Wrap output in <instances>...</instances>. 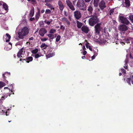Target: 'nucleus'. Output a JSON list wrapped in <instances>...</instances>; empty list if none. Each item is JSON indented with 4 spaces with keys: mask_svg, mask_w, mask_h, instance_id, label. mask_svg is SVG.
Wrapping results in <instances>:
<instances>
[{
    "mask_svg": "<svg viewBox=\"0 0 133 133\" xmlns=\"http://www.w3.org/2000/svg\"><path fill=\"white\" fill-rule=\"evenodd\" d=\"M29 32V29L27 27H23L21 31L19 32L18 33L19 38L21 39H23L24 36L27 35Z\"/></svg>",
    "mask_w": 133,
    "mask_h": 133,
    "instance_id": "1",
    "label": "nucleus"
},
{
    "mask_svg": "<svg viewBox=\"0 0 133 133\" xmlns=\"http://www.w3.org/2000/svg\"><path fill=\"white\" fill-rule=\"evenodd\" d=\"M77 7L80 10L85 11L86 10L85 3L83 0H78L76 5Z\"/></svg>",
    "mask_w": 133,
    "mask_h": 133,
    "instance_id": "2",
    "label": "nucleus"
},
{
    "mask_svg": "<svg viewBox=\"0 0 133 133\" xmlns=\"http://www.w3.org/2000/svg\"><path fill=\"white\" fill-rule=\"evenodd\" d=\"M89 24L91 26H93L99 22V19L97 16H93L89 19Z\"/></svg>",
    "mask_w": 133,
    "mask_h": 133,
    "instance_id": "3",
    "label": "nucleus"
},
{
    "mask_svg": "<svg viewBox=\"0 0 133 133\" xmlns=\"http://www.w3.org/2000/svg\"><path fill=\"white\" fill-rule=\"evenodd\" d=\"M101 23H97L95 26V33L97 35H99L101 32H102L103 28L101 26Z\"/></svg>",
    "mask_w": 133,
    "mask_h": 133,
    "instance_id": "4",
    "label": "nucleus"
},
{
    "mask_svg": "<svg viewBox=\"0 0 133 133\" xmlns=\"http://www.w3.org/2000/svg\"><path fill=\"white\" fill-rule=\"evenodd\" d=\"M119 21L122 23L126 25H128L130 23V22L127 18L123 16H119Z\"/></svg>",
    "mask_w": 133,
    "mask_h": 133,
    "instance_id": "5",
    "label": "nucleus"
},
{
    "mask_svg": "<svg viewBox=\"0 0 133 133\" xmlns=\"http://www.w3.org/2000/svg\"><path fill=\"white\" fill-rule=\"evenodd\" d=\"M4 89H7V91H5V92H4V93H5L6 94V95H4L3 96H2V97L1 100H3L6 98H7V97L8 96V95H9L10 96V95L11 94V93H9L10 92V91H11V92H13L12 91V89L11 90L8 87H5L4 88Z\"/></svg>",
    "mask_w": 133,
    "mask_h": 133,
    "instance_id": "6",
    "label": "nucleus"
},
{
    "mask_svg": "<svg viewBox=\"0 0 133 133\" xmlns=\"http://www.w3.org/2000/svg\"><path fill=\"white\" fill-rule=\"evenodd\" d=\"M81 13L80 11L76 10L74 12V16L76 19H79L81 18Z\"/></svg>",
    "mask_w": 133,
    "mask_h": 133,
    "instance_id": "7",
    "label": "nucleus"
},
{
    "mask_svg": "<svg viewBox=\"0 0 133 133\" xmlns=\"http://www.w3.org/2000/svg\"><path fill=\"white\" fill-rule=\"evenodd\" d=\"M66 4L70 9L72 11L75 10V8L70 0H66Z\"/></svg>",
    "mask_w": 133,
    "mask_h": 133,
    "instance_id": "8",
    "label": "nucleus"
},
{
    "mask_svg": "<svg viewBox=\"0 0 133 133\" xmlns=\"http://www.w3.org/2000/svg\"><path fill=\"white\" fill-rule=\"evenodd\" d=\"M118 30L122 31H125L128 29L127 26L124 24H122L119 26L118 27Z\"/></svg>",
    "mask_w": 133,
    "mask_h": 133,
    "instance_id": "9",
    "label": "nucleus"
},
{
    "mask_svg": "<svg viewBox=\"0 0 133 133\" xmlns=\"http://www.w3.org/2000/svg\"><path fill=\"white\" fill-rule=\"evenodd\" d=\"M47 32L46 30L44 28H42L40 29L39 32V35L42 37L43 36L44 34Z\"/></svg>",
    "mask_w": 133,
    "mask_h": 133,
    "instance_id": "10",
    "label": "nucleus"
},
{
    "mask_svg": "<svg viewBox=\"0 0 133 133\" xmlns=\"http://www.w3.org/2000/svg\"><path fill=\"white\" fill-rule=\"evenodd\" d=\"M33 60V58L32 57L30 56L29 57L26 58L25 59H24L21 58L20 59L19 61H22V62H23V61H25L27 63H29L30 62L32 61Z\"/></svg>",
    "mask_w": 133,
    "mask_h": 133,
    "instance_id": "11",
    "label": "nucleus"
},
{
    "mask_svg": "<svg viewBox=\"0 0 133 133\" xmlns=\"http://www.w3.org/2000/svg\"><path fill=\"white\" fill-rule=\"evenodd\" d=\"M99 6L102 10L106 7L105 2L104 1L102 0L99 3Z\"/></svg>",
    "mask_w": 133,
    "mask_h": 133,
    "instance_id": "12",
    "label": "nucleus"
},
{
    "mask_svg": "<svg viewBox=\"0 0 133 133\" xmlns=\"http://www.w3.org/2000/svg\"><path fill=\"white\" fill-rule=\"evenodd\" d=\"M82 30L85 33L89 32V29L88 27L85 25H84L81 28Z\"/></svg>",
    "mask_w": 133,
    "mask_h": 133,
    "instance_id": "13",
    "label": "nucleus"
},
{
    "mask_svg": "<svg viewBox=\"0 0 133 133\" xmlns=\"http://www.w3.org/2000/svg\"><path fill=\"white\" fill-rule=\"evenodd\" d=\"M58 4L59 6V9L61 11H62L64 8V5L62 4V2L61 0H59L58 1Z\"/></svg>",
    "mask_w": 133,
    "mask_h": 133,
    "instance_id": "14",
    "label": "nucleus"
},
{
    "mask_svg": "<svg viewBox=\"0 0 133 133\" xmlns=\"http://www.w3.org/2000/svg\"><path fill=\"white\" fill-rule=\"evenodd\" d=\"M87 10L89 12V14L90 15V16H91L92 14V11L93 10L92 6L90 5H89L88 7Z\"/></svg>",
    "mask_w": 133,
    "mask_h": 133,
    "instance_id": "15",
    "label": "nucleus"
},
{
    "mask_svg": "<svg viewBox=\"0 0 133 133\" xmlns=\"http://www.w3.org/2000/svg\"><path fill=\"white\" fill-rule=\"evenodd\" d=\"M40 11L39 9L38 8V12L35 15V19L36 21H37L39 18L40 16Z\"/></svg>",
    "mask_w": 133,
    "mask_h": 133,
    "instance_id": "16",
    "label": "nucleus"
},
{
    "mask_svg": "<svg viewBox=\"0 0 133 133\" xmlns=\"http://www.w3.org/2000/svg\"><path fill=\"white\" fill-rule=\"evenodd\" d=\"M10 75V72H6L4 74H3V77L4 79H6V77H9Z\"/></svg>",
    "mask_w": 133,
    "mask_h": 133,
    "instance_id": "17",
    "label": "nucleus"
},
{
    "mask_svg": "<svg viewBox=\"0 0 133 133\" xmlns=\"http://www.w3.org/2000/svg\"><path fill=\"white\" fill-rule=\"evenodd\" d=\"M23 48H21L18 52L17 56V57L18 58H19L20 57H22V56H21L22 55V53L23 52Z\"/></svg>",
    "mask_w": 133,
    "mask_h": 133,
    "instance_id": "18",
    "label": "nucleus"
},
{
    "mask_svg": "<svg viewBox=\"0 0 133 133\" xmlns=\"http://www.w3.org/2000/svg\"><path fill=\"white\" fill-rule=\"evenodd\" d=\"M5 36L6 37V42H9L11 37V36L8 33H6Z\"/></svg>",
    "mask_w": 133,
    "mask_h": 133,
    "instance_id": "19",
    "label": "nucleus"
},
{
    "mask_svg": "<svg viewBox=\"0 0 133 133\" xmlns=\"http://www.w3.org/2000/svg\"><path fill=\"white\" fill-rule=\"evenodd\" d=\"M55 55V53L54 52H52V53H50L46 55V57L47 58H48L50 57H51Z\"/></svg>",
    "mask_w": 133,
    "mask_h": 133,
    "instance_id": "20",
    "label": "nucleus"
},
{
    "mask_svg": "<svg viewBox=\"0 0 133 133\" xmlns=\"http://www.w3.org/2000/svg\"><path fill=\"white\" fill-rule=\"evenodd\" d=\"M76 23L77 28L79 29L81 28L83 25V23L77 20L76 21Z\"/></svg>",
    "mask_w": 133,
    "mask_h": 133,
    "instance_id": "21",
    "label": "nucleus"
},
{
    "mask_svg": "<svg viewBox=\"0 0 133 133\" xmlns=\"http://www.w3.org/2000/svg\"><path fill=\"white\" fill-rule=\"evenodd\" d=\"M45 5L48 6V8L50 9V10H53L54 11L55 10V8L53 6L50 4L48 3H46Z\"/></svg>",
    "mask_w": 133,
    "mask_h": 133,
    "instance_id": "22",
    "label": "nucleus"
},
{
    "mask_svg": "<svg viewBox=\"0 0 133 133\" xmlns=\"http://www.w3.org/2000/svg\"><path fill=\"white\" fill-rule=\"evenodd\" d=\"M124 4L126 7L129 6L130 4V1L129 0H124Z\"/></svg>",
    "mask_w": 133,
    "mask_h": 133,
    "instance_id": "23",
    "label": "nucleus"
},
{
    "mask_svg": "<svg viewBox=\"0 0 133 133\" xmlns=\"http://www.w3.org/2000/svg\"><path fill=\"white\" fill-rule=\"evenodd\" d=\"M34 8L32 9L30 11V13L29 15L30 17H32L34 15Z\"/></svg>",
    "mask_w": 133,
    "mask_h": 133,
    "instance_id": "24",
    "label": "nucleus"
},
{
    "mask_svg": "<svg viewBox=\"0 0 133 133\" xmlns=\"http://www.w3.org/2000/svg\"><path fill=\"white\" fill-rule=\"evenodd\" d=\"M50 38L49 40L51 39H53L55 38L54 35L51 34H48L47 35Z\"/></svg>",
    "mask_w": 133,
    "mask_h": 133,
    "instance_id": "25",
    "label": "nucleus"
},
{
    "mask_svg": "<svg viewBox=\"0 0 133 133\" xmlns=\"http://www.w3.org/2000/svg\"><path fill=\"white\" fill-rule=\"evenodd\" d=\"M2 8H4V9L6 11L8 10V6L7 5L4 3H3V5H2Z\"/></svg>",
    "mask_w": 133,
    "mask_h": 133,
    "instance_id": "26",
    "label": "nucleus"
},
{
    "mask_svg": "<svg viewBox=\"0 0 133 133\" xmlns=\"http://www.w3.org/2000/svg\"><path fill=\"white\" fill-rule=\"evenodd\" d=\"M48 47V45H46L45 43H43L40 46L41 48H44V49H45Z\"/></svg>",
    "mask_w": 133,
    "mask_h": 133,
    "instance_id": "27",
    "label": "nucleus"
},
{
    "mask_svg": "<svg viewBox=\"0 0 133 133\" xmlns=\"http://www.w3.org/2000/svg\"><path fill=\"white\" fill-rule=\"evenodd\" d=\"M106 42V41L105 39L102 38L100 37L99 39V43H105Z\"/></svg>",
    "mask_w": 133,
    "mask_h": 133,
    "instance_id": "28",
    "label": "nucleus"
},
{
    "mask_svg": "<svg viewBox=\"0 0 133 133\" xmlns=\"http://www.w3.org/2000/svg\"><path fill=\"white\" fill-rule=\"evenodd\" d=\"M89 43L87 42L85 44V46H86V48H88L91 51H92V48H91V47L90 46H89Z\"/></svg>",
    "mask_w": 133,
    "mask_h": 133,
    "instance_id": "29",
    "label": "nucleus"
},
{
    "mask_svg": "<svg viewBox=\"0 0 133 133\" xmlns=\"http://www.w3.org/2000/svg\"><path fill=\"white\" fill-rule=\"evenodd\" d=\"M129 19L133 23V15L130 14L129 16Z\"/></svg>",
    "mask_w": 133,
    "mask_h": 133,
    "instance_id": "30",
    "label": "nucleus"
},
{
    "mask_svg": "<svg viewBox=\"0 0 133 133\" xmlns=\"http://www.w3.org/2000/svg\"><path fill=\"white\" fill-rule=\"evenodd\" d=\"M132 40V38L131 37L125 40V42L127 43H130V41Z\"/></svg>",
    "mask_w": 133,
    "mask_h": 133,
    "instance_id": "31",
    "label": "nucleus"
},
{
    "mask_svg": "<svg viewBox=\"0 0 133 133\" xmlns=\"http://www.w3.org/2000/svg\"><path fill=\"white\" fill-rule=\"evenodd\" d=\"M115 9V8H114L110 10L109 11V15H111L112 14H113V12L114 11V10Z\"/></svg>",
    "mask_w": 133,
    "mask_h": 133,
    "instance_id": "32",
    "label": "nucleus"
},
{
    "mask_svg": "<svg viewBox=\"0 0 133 133\" xmlns=\"http://www.w3.org/2000/svg\"><path fill=\"white\" fill-rule=\"evenodd\" d=\"M131 80V78H127L126 79V81L127 83L130 85H131V84L130 83Z\"/></svg>",
    "mask_w": 133,
    "mask_h": 133,
    "instance_id": "33",
    "label": "nucleus"
},
{
    "mask_svg": "<svg viewBox=\"0 0 133 133\" xmlns=\"http://www.w3.org/2000/svg\"><path fill=\"white\" fill-rule=\"evenodd\" d=\"M38 49H34L32 51V53L33 54H36L38 52Z\"/></svg>",
    "mask_w": 133,
    "mask_h": 133,
    "instance_id": "34",
    "label": "nucleus"
},
{
    "mask_svg": "<svg viewBox=\"0 0 133 133\" xmlns=\"http://www.w3.org/2000/svg\"><path fill=\"white\" fill-rule=\"evenodd\" d=\"M56 30L54 29H51L50 32L49 33L51 34H53L55 33L56 32Z\"/></svg>",
    "mask_w": 133,
    "mask_h": 133,
    "instance_id": "35",
    "label": "nucleus"
},
{
    "mask_svg": "<svg viewBox=\"0 0 133 133\" xmlns=\"http://www.w3.org/2000/svg\"><path fill=\"white\" fill-rule=\"evenodd\" d=\"M45 13L46 14H50L51 13V11L49 9H47L45 11Z\"/></svg>",
    "mask_w": 133,
    "mask_h": 133,
    "instance_id": "36",
    "label": "nucleus"
},
{
    "mask_svg": "<svg viewBox=\"0 0 133 133\" xmlns=\"http://www.w3.org/2000/svg\"><path fill=\"white\" fill-rule=\"evenodd\" d=\"M61 37L60 36L58 35L56 39V41L57 42H58L59 40H60V39L61 38Z\"/></svg>",
    "mask_w": 133,
    "mask_h": 133,
    "instance_id": "37",
    "label": "nucleus"
},
{
    "mask_svg": "<svg viewBox=\"0 0 133 133\" xmlns=\"http://www.w3.org/2000/svg\"><path fill=\"white\" fill-rule=\"evenodd\" d=\"M97 54H98V53H97V52H96V54L95 53L94 54V55L91 57V58L92 60L94 59H95V56H97Z\"/></svg>",
    "mask_w": 133,
    "mask_h": 133,
    "instance_id": "38",
    "label": "nucleus"
},
{
    "mask_svg": "<svg viewBox=\"0 0 133 133\" xmlns=\"http://www.w3.org/2000/svg\"><path fill=\"white\" fill-rule=\"evenodd\" d=\"M41 56L38 54H36L35 55L34 57L35 58H37Z\"/></svg>",
    "mask_w": 133,
    "mask_h": 133,
    "instance_id": "39",
    "label": "nucleus"
},
{
    "mask_svg": "<svg viewBox=\"0 0 133 133\" xmlns=\"http://www.w3.org/2000/svg\"><path fill=\"white\" fill-rule=\"evenodd\" d=\"M121 71L124 74H126V70H125L124 69L122 68L121 70Z\"/></svg>",
    "mask_w": 133,
    "mask_h": 133,
    "instance_id": "40",
    "label": "nucleus"
},
{
    "mask_svg": "<svg viewBox=\"0 0 133 133\" xmlns=\"http://www.w3.org/2000/svg\"><path fill=\"white\" fill-rule=\"evenodd\" d=\"M60 29L63 31L65 29V26H64L63 25H62L61 26Z\"/></svg>",
    "mask_w": 133,
    "mask_h": 133,
    "instance_id": "41",
    "label": "nucleus"
},
{
    "mask_svg": "<svg viewBox=\"0 0 133 133\" xmlns=\"http://www.w3.org/2000/svg\"><path fill=\"white\" fill-rule=\"evenodd\" d=\"M48 39L47 38H41V41L42 42H45Z\"/></svg>",
    "mask_w": 133,
    "mask_h": 133,
    "instance_id": "42",
    "label": "nucleus"
},
{
    "mask_svg": "<svg viewBox=\"0 0 133 133\" xmlns=\"http://www.w3.org/2000/svg\"><path fill=\"white\" fill-rule=\"evenodd\" d=\"M67 19L65 17H64L61 18V21H65Z\"/></svg>",
    "mask_w": 133,
    "mask_h": 133,
    "instance_id": "43",
    "label": "nucleus"
},
{
    "mask_svg": "<svg viewBox=\"0 0 133 133\" xmlns=\"http://www.w3.org/2000/svg\"><path fill=\"white\" fill-rule=\"evenodd\" d=\"M68 25H69L70 24V22L67 19L65 21Z\"/></svg>",
    "mask_w": 133,
    "mask_h": 133,
    "instance_id": "44",
    "label": "nucleus"
},
{
    "mask_svg": "<svg viewBox=\"0 0 133 133\" xmlns=\"http://www.w3.org/2000/svg\"><path fill=\"white\" fill-rule=\"evenodd\" d=\"M87 52L86 51L84 50L83 53V54L84 55H85L87 54Z\"/></svg>",
    "mask_w": 133,
    "mask_h": 133,
    "instance_id": "45",
    "label": "nucleus"
},
{
    "mask_svg": "<svg viewBox=\"0 0 133 133\" xmlns=\"http://www.w3.org/2000/svg\"><path fill=\"white\" fill-rule=\"evenodd\" d=\"M51 1V0H45L44 2L45 3L49 2Z\"/></svg>",
    "mask_w": 133,
    "mask_h": 133,
    "instance_id": "46",
    "label": "nucleus"
},
{
    "mask_svg": "<svg viewBox=\"0 0 133 133\" xmlns=\"http://www.w3.org/2000/svg\"><path fill=\"white\" fill-rule=\"evenodd\" d=\"M64 16H68V14L66 13V12L65 11H64Z\"/></svg>",
    "mask_w": 133,
    "mask_h": 133,
    "instance_id": "47",
    "label": "nucleus"
},
{
    "mask_svg": "<svg viewBox=\"0 0 133 133\" xmlns=\"http://www.w3.org/2000/svg\"><path fill=\"white\" fill-rule=\"evenodd\" d=\"M45 22L48 25H50L51 23V22L49 21H48L46 22L45 21Z\"/></svg>",
    "mask_w": 133,
    "mask_h": 133,
    "instance_id": "48",
    "label": "nucleus"
},
{
    "mask_svg": "<svg viewBox=\"0 0 133 133\" xmlns=\"http://www.w3.org/2000/svg\"><path fill=\"white\" fill-rule=\"evenodd\" d=\"M35 19L34 17L31 18L30 19V20L31 21H34Z\"/></svg>",
    "mask_w": 133,
    "mask_h": 133,
    "instance_id": "49",
    "label": "nucleus"
},
{
    "mask_svg": "<svg viewBox=\"0 0 133 133\" xmlns=\"http://www.w3.org/2000/svg\"><path fill=\"white\" fill-rule=\"evenodd\" d=\"M34 39V37H31L29 39V41H31L33 40Z\"/></svg>",
    "mask_w": 133,
    "mask_h": 133,
    "instance_id": "50",
    "label": "nucleus"
},
{
    "mask_svg": "<svg viewBox=\"0 0 133 133\" xmlns=\"http://www.w3.org/2000/svg\"><path fill=\"white\" fill-rule=\"evenodd\" d=\"M85 2L86 3H88L91 0H84Z\"/></svg>",
    "mask_w": 133,
    "mask_h": 133,
    "instance_id": "51",
    "label": "nucleus"
},
{
    "mask_svg": "<svg viewBox=\"0 0 133 133\" xmlns=\"http://www.w3.org/2000/svg\"><path fill=\"white\" fill-rule=\"evenodd\" d=\"M28 1H31L32 2H35V0H27Z\"/></svg>",
    "mask_w": 133,
    "mask_h": 133,
    "instance_id": "52",
    "label": "nucleus"
},
{
    "mask_svg": "<svg viewBox=\"0 0 133 133\" xmlns=\"http://www.w3.org/2000/svg\"><path fill=\"white\" fill-rule=\"evenodd\" d=\"M83 49L84 50H86V48L84 45L83 46Z\"/></svg>",
    "mask_w": 133,
    "mask_h": 133,
    "instance_id": "53",
    "label": "nucleus"
},
{
    "mask_svg": "<svg viewBox=\"0 0 133 133\" xmlns=\"http://www.w3.org/2000/svg\"><path fill=\"white\" fill-rule=\"evenodd\" d=\"M44 11H45L44 10V9H43L41 11V12L42 13H43L44 12Z\"/></svg>",
    "mask_w": 133,
    "mask_h": 133,
    "instance_id": "54",
    "label": "nucleus"
},
{
    "mask_svg": "<svg viewBox=\"0 0 133 133\" xmlns=\"http://www.w3.org/2000/svg\"><path fill=\"white\" fill-rule=\"evenodd\" d=\"M82 59H85V56H83L82 57Z\"/></svg>",
    "mask_w": 133,
    "mask_h": 133,
    "instance_id": "55",
    "label": "nucleus"
},
{
    "mask_svg": "<svg viewBox=\"0 0 133 133\" xmlns=\"http://www.w3.org/2000/svg\"><path fill=\"white\" fill-rule=\"evenodd\" d=\"M130 58L132 59L133 58L132 56L131 55V54H130Z\"/></svg>",
    "mask_w": 133,
    "mask_h": 133,
    "instance_id": "56",
    "label": "nucleus"
},
{
    "mask_svg": "<svg viewBox=\"0 0 133 133\" xmlns=\"http://www.w3.org/2000/svg\"><path fill=\"white\" fill-rule=\"evenodd\" d=\"M124 68L125 69H128V67L127 66H124Z\"/></svg>",
    "mask_w": 133,
    "mask_h": 133,
    "instance_id": "57",
    "label": "nucleus"
},
{
    "mask_svg": "<svg viewBox=\"0 0 133 133\" xmlns=\"http://www.w3.org/2000/svg\"><path fill=\"white\" fill-rule=\"evenodd\" d=\"M76 2V1H73V3L74 5H75V3Z\"/></svg>",
    "mask_w": 133,
    "mask_h": 133,
    "instance_id": "58",
    "label": "nucleus"
},
{
    "mask_svg": "<svg viewBox=\"0 0 133 133\" xmlns=\"http://www.w3.org/2000/svg\"><path fill=\"white\" fill-rule=\"evenodd\" d=\"M9 44H10V45H11V46H12V43L11 42H9Z\"/></svg>",
    "mask_w": 133,
    "mask_h": 133,
    "instance_id": "59",
    "label": "nucleus"
},
{
    "mask_svg": "<svg viewBox=\"0 0 133 133\" xmlns=\"http://www.w3.org/2000/svg\"><path fill=\"white\" fill-rule=\"evenodd\" d=\"M122 73H121L120 72L119 73V76H121L122 75Z\"/></svg>",
    "mask_w": 133,
    "mask_h": 133,
    "instance_id": "60",
    "label": "nucleus"
},
{
    "mask_svg": "<svg viewBox=\"0 0 133 133\" xmlns=\"http://www.w3.org/2000/svg\"><path fill=\"white\" fill-rule=\"evenodd\" d=\"M131 82L132 83V84H133V80H132Z\"/></svg>",
    "mask_w": 133,
    "mask_h": 133,
    "instance_id": "61",
    "label": "nucleus"
},
{
    "mask_svg": "<svg viewBox=\"0 0 133 133\" xmlns=\"http://www.w3.org/2000/svg\"><path fill=\"white\" fill-rule=\"evenodd\" d=\"M56 28H59V26H57L56 27Z\"/></svg>",
    "mask_w": 133,
    "mask_h": 133,
    "instance_id": "62",
    "label": "nucleus"
},
{
    "mask_svg": "<svg viewBox=\"0 0 133 133\" xmlns=\"http://www.w3.org/2000/svg\"><path fill=\"white\" fill-rule=\"evenodd\" d=\"M131 28L132 30H133V26H131Z\"/></svg>",
    "mask_w": 133,
    "mask_h": 133,
    "instance_id": "63",
    "label": "nucleus"
},
{
    "mask_svg": "<svg viewBox=\"0 0 133 133\" xmlns=\"http://www.w3.org/2000/svg\"><path fill=\"white\" fill-rule=\"evenodd\" d=\"M132 79H133V75H132Z\"/></svg>",
    "mask_w": 133,
    "mask_h": 133,
    "instance_id": "64",
    "label": "nucleus"
}]
</instances>
